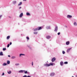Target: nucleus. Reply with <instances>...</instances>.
I'll return each mask as SVG.
<instances>
[{"label": "nucleus", "mask_w": 77, "mask_h": 77, "mask_svg": "<svg viewBox=\"0 0 77 77\" xmlns=\"http://www.w3.org/2000/svg\"><path fill=\"white\" fill-rule=\"evenodd\" d=\"M55 63H51L49 64H44V65L45 66H46L47 67V66H53V65H55Z\"/></svg>", "instance_id": "f257e3e1"}, {"label": "nucleus", "mask_w": 77, "mask_h": 77, "mask_svg": "<svg viewBox=\"0 0 77 77\" xmlns=\"http://www.w3.org/2000/svg\"><path fill=\"white\" fill-rule=\"evenodd\" d=\"M41 29H42V28H41V27H40L38 28L35 29H34V31H36V30H41Z\"/></svg>", "instance_id": "f03ea898"}, {"label": "nucleus", "mask_w": 77, "mask_h": 77, "mask_svg": "<svg viewBox=\"0 0 77 77\" xmlns=\"http://www.w3.org/2000/svg\"><path fill=\"white\" fill-rule=\"evenodd\" d=\"M58 29V27H57V26H56L54 31L55 32H57V31Z\"/></svg>", "instance_id": "7ed1b4c3"}, {"label": "nucleus", "mask_w": 77, "mask_h": 77, "mask_svg": "<svg viewBox=\"0 0 77 77\" xmlns=\"http://www.w3.org/2000/svg\"><path fill=\"white\" fill-rule=\"evenodd\" d=\"M72 17V16L71 15H68L67 16V18H69V19L71 18Z\"/></svg>", "instance_id": "20e7f679"}, {"label": "nucleus", "mask_w": 77, "mask_h": 77, "mask_svg": "<svg viewBox=\"0 0 77 77\" xmlns=\"http://www.w3.org/2000/svg\"><path fill=\"white\" fill-rule=\"evenodd\" d=\"M51 60H52V62H54V61H55V60H56V58L54 57V58H52Z\"/></svg>", "instance_id": "39448f33"}, {"label": "nucleus", "mask_w": 77, "mask_h": 77, "mask_svg": "<svg viewBox=\"0 0 77 77\" xmlns=\"http://www.w3.org/2000/svg\"><path fill=\"white\" fill-rule=\"evenodd\" d=\"M24 70H20L19 71V73H24Z\"/></svg>", "instance_id": "423d86ee"}, {"label": "nucleus", "mask_w": 77, "mask_h": 77, "mask_svg": "<svg viewBox=\"0 0 77 77\" xmlns=\"http://www.w3.org/2000/svg\"><path fill=\"white\" fill-rule=\"evenodd\" d=\"M54 74H55V73L54 72H53L51 73L50 75L51 76H54Z\"/></svg>", "instance_id": "0eeeda50"}, {"label": "nucleus", "mask_w": 77, "mask_h": 77, "mask_svg": "<svg viewBox=\"0 0 77 77\" xmlns=\"http://www.w3.org/2000/svg\"><path fill=\"white\" fill-rule=\"evenodd\" d=\"M13 3L14 5H15V4H17V1H14L13 2Z\"/></svg>", "instance_id": "6e6552de"}, {"label": "nucleus", "mask_w": 77, "mask_h": 77, "mask_svg": "<svg viewBox=\"0 0 77 77\" xmlns=\"http://www.w3.org/2000/svg\"><path fill=\"white\" fill-rule=\"evenodd\" d=\"M23 13H22L20 14L19 17H23Z\"/></svg>", "instance_id": "1a4fd4ad"}, {"label": "nucleus", "mask_w": 77, "mask_h": 77, "mask_svg": "<svg viewBox=\"0 0 77 77\" xmlns=\"http://www.w3.org/2000/svg\"><path fill=\"white\" fill-rule=\"evenodd\" d=\"M46 29H50V26H47L46 27Z\"/></svg>", "instance_id": "9d476101"}, {"label": "nucleus", "mask_w": 77, "mask_h": 77, "mask_svg": "<svg viewBox=\"0 0 77 77\" xmlns=\"http://www.w3.org/2000/svg\"><path fill=\"white\" fill-rule=\"evenodd\" d=\"M71 48H69L67 50V53H69V51H70V50H71Z\"/></svg>", "instance_id": "9b49d317"}, {"label": "nucleus", "mask_w": 77, "mask_h": 77, "mask_svg": "<svg viewBox=\"0 0 77 77\" xmlns=\"http://www.w3.org/2000/svg\"><path fill=\"white\" fill-rule=\"evenodd\" d=\"M21 56H25V54H20V57H21Z\"/></svg>", "instance_id": "f8f14e48"}, {"label": "nucleus", "mask_w": 77, "mask_h": 77, "mask_svg": "<svg viewBox=\"0 0 77 77\" xmlns=\"http://www.w3.org/2000/svg\"><path fill=\"white\" fill-rule=\"evenodd\" d=\"M60 65H61V66H63V62L62 61H61V62H60Z\"/></svg>", "instance_id": "ddd939ff"}, {"label": "nucleus", "mask_w": 77, "mask_h": 77, "mask_svg": "<svg viewBox=\"0 0 77 77\" xmlns=\"http://www.w3.org/2000/svg\"><path fill=\"white\" fill-rule=\"evenodd\" d=\"M73 24L74 26H77V23L75 22H74Z\"/></svg>", "instance_id": "4468645a"}, {"label": "nucleus", "mask_w": 77, "mask_h": 77, "mask_svg": "<svg viewBox=\"0 0 77 77\" xmlns=\"http://www.w3.org/2000/svg\"><path fill=\"white\" fill-rule=\"evenodd\" d=\"M50 38H51V37H50V36L48 35L46 36V38L47 39H50Z\"/></svg>", "instance_id": "2eb2a0df"}, {"label": "nucleus", "mask_w": 77, "mask_h": 77, "mask_svg": "<svg viewBox=\"0 0 77 77\" xmlns=\"http://www.w3.org/2000/svg\"><path fill=\"white\" fill-rule=\"evenodd\" d=\"M66 45H69V42H66Z\"/></svg>", "instance_id": "dca6fc26"}, {"label": "nucleus", "mask_w": 77, "mask_h": 77, "mask_svg": "<svg viewBox=\"0 0 77 77\" xmlns=\"http://www.w3.org/2000/svg\"><path fill=\"white\" fill-rule=\"evenodd\" d=\"M3 52H1L0 53V56H3Z\"/></svg>", "instance_id": "f3484780"}, {"label": "nucleus", "mask_w": 77, "mask_h": 77, "mask_svg": "<svg viewBox=\"0 0 77 77\" xmlns=\"http://www.w3.org/2000/svg\"><path fill=\"white\" fill-rule=\"evenodd\" d=\"M7 72L9 74H11V71H8Z\"/></svg>", "instance_id": "a211bd4d"}, {"label": "nucleus", "mask_w": 77, "mask_h": 77, "mask_svg": "<svg viewBox=\"0 0 77 77\" xmlns=\"http://www.w3.org/2000/svg\"><path fill=\"white\" fill-rule=\"evenodd\" d=\"M3 66H6V65H7V64L6 63H4L2 64Z\"/></svg>", "instance_id": "6ab92c4d"}, {"label": "nucleus", "mask_w": 77, "mask_h": 77, "mask_svg": "<svg viewBox=\"0 0 77 77\" xmlns=\"http://www.w3.org/2000/svg\"><path fill=\"white\" fill-rule=\"evenodd\" d=\"M22 5V2H20L18 5V6H20V5Z\"/></svg>", "instance_id": "aec40b11"}, {"label": "nucleus", "mask_w": 77, "mask_h": 77, "mask_svg": "<svg viewBox=\"0 0 77 77\" xmlns=\"http://www.w3.org/2000/svg\"><path fill=\"white\" fill-rule=\"evenodd\" d=\"M26 14V15H27V16L30 15V13L29 12H27Z\"/></svg>", "instance_id": "412c9836"}, {"label": "nucleus", "mask_w": 77, "mask_h": 77, "mask_svg": "<svg viewBox=\"0 0 77 77\" xmlns=\"http://www.w3.org/2000/svg\"><path fill=\"white\" fill-rule=\"evenodd\" d=\"M27 71H26V70H24V72L25 74H27Z\"/></svg>", "instance_id": "4be33fe9"}, {"label": "nucleus", "mask_w": 77, "mask_h": 77, "mask_svg": "<svg viewBox=\"0 0 77 77\" xmlns=\"http://www.w3.org/2000/svg\"><path fill=\"white\" fill-rule=\"evenodd\" d=\"M7 64H8V65H9V64L10 63V61H9V60H8L7 61Z\"/></svg>", "instance_id": "5701e85b"}, {"label": "nucleus", "mask_w": 77, "mask_h": 77, "mask_svg": "<svg viewBox=\"0 0 77 77\" xmlns=\"http://www.w3.org/2000/svg\"><path fill=\"white\" fill-rule=\"evenodd\" d=\"M9 38H10V36H8L7 37V39H9Z\"/></svg>", "instance_id": "b1692460"}, {"label": "nucleus", "mask_w": 77, "mask_h": 77, "mask_svg": "<svg viewBox=\"0 0 77 77\" xmlns=\"http://www.w3.org/2000/svg\"><path fill=\"white\" fill-rule=\"evenodd\" d=\"M15 65L16 66H18V65H20V64H19V63H16V64H15Z\"/></svg>", "instance_id": "393cba45"}, {"label": "nucleus", "mask_w": 77, "mask_h": 77, "mask_svg": "<svg viewBox=\"0 0 77 77\" xmlns=\"http://www.w3.org/2000/svg\"><path fill=\"white\" fill-rule=\"evenodd\" d=\"M15 57H16L15 56H13V57H12L11 58L14 59H15Z\"/></svg>", "instance_id": "a878e982"}, {"label": "nucleus", "mask_w": 77, "mask_h": 77, "mask_svg": "<svg viewBox=\"0 0 77 77\" xmlns=\"http://www.w3.org/2000/svg\"><path fill=\"white\" fill-rule=\"evenodd\" d=\"M6 50V48H4L3 49V51H5V50Z\"/></svg>", "instance_id": "bb28decb"}, {"label": "nucleus", "mask_w": 77, "mask_h": 77, "mask_svg": "<svg viewBox=\"0 0 77 77\" xmlns=\"http://www.w3.org/2000/svg\"><path fill=\"white\" fill-rule=\"evenodd\" d=\"M64 64H68V62H65L64 63Z\"/></svg>", "instance_id": "cd10ccee"}, {"label": "nucleus", "mask_w": 77, "mask_h": 77, "mask_svg": "<svg viewBox=\"0 0 77 77\" xmlns=\"http://www.w3.org/2000/svg\"><path fill=\"white\" fill-rule=\"evenodd\" d=\"M26 39H27V40H29V37L27 36L26 37Z\"/></svg>", "instance_id": "c85d7f7f"}, {"label": "nucleus", "mask_w": 77, "mask_h": 77, "mask_svg": "<svg viewBox=\"0 0 77 77\" xmlns=\"http://www.w3.org/2000/svg\"><path fill=\"white\" fill-rule=\"evenodd\" d=\"M63 54H64L65 53V52L64 51H62Z\"/></svg>", "instance_id": "c756f323"}, {"label": "nucleus", "mask_w": 77, "mask_h": 77, "mask_svg": "<svg viewBox=\"0 0 77 77\" xmlns=\"http://www.w3.org/2000/svg\"><path fill=\"white\" fill-rule=\"evenodd\" d=\"M34 34H37L38 32H34Z\"/></svg>", "instance_id": "7c9ffc66"}, {"label": "nucleus", "mask_w": 77, "mask_h": 77, "mask_svg": "<svg viewBox=\"0 0 77 77\" xmlns=\"http://www.w3.org/2000/svg\"><path fill=\"white\" fill-rule=\"evenodd\" d=\"M10 45H9V44H8V45H7L8 48V47H9Z\"/></svg>", "instance_id": "2f4dec72"}, {"label": "nucleus", "mask_w": 77, "mask_h": 77, "mask_svg": "<svg viewBox=\"0 0 77 77\" xmlns=\"http://www.w3.org/2000/svg\"><path fill=\"white\" fill-rule=\"evenodd\" d=\"M60 32H58L57 33L58 35H60Z\"/></svg>", "instance_id": "473e14b6"}, {"label": "nucleus", "mask_w": 77, "mask_h": 77, "mask_svg": "<svg viewBox=\"0 0 77 77\" xmlns=\"http://www.w3.org/2000/svg\"><path fill=\"white\" fill-rule=\"evenodd\" d=\"M32 66H33V62H32Z\"/></svg>", "instance_id": "72a5a7b5"}, {"label": "nucleus", "mask_w": 77, "mask_h": 77, "mask_svg": "<svg viewBox=\"0 0 77 77\" xmlns=\"http://www.w3.org/2000/svg\"><path fill=\"white\" fill-rule=\"evenodd\" d=\"M23 77H27L26 75H25L23 76Z\"/></svg>", "instance_id": "f704fd0d"}, {"label": "nucleus", "mask_w": 77, "mask_h": 77, "mask_svg": "<svg viewBox=\"0 0 77 77\" xmlns=\"http://www.w3.org/2000/svg\"><path fill=\"white\" fill-rule=\"evenodd\" d=\"M2 15H1L0 16V19L2 18Z\"/></svg>", "instance_id": "c9c22d12"}, {"label": "nucleus", "mask_w": 77, "mask_h": 77, "mask_svg": "<svg viewBox=\"0 0 77 77\" xmlns=\"http://www.w3.org/2000/svg\"><path fill=\"white\" fill-rule=\"evenodd\" d=\"M27 74H30V72H27Z\"/></svg>", "instance_id": "e433bc0d"}, {"label": "nucleus", "mask_w": 77, "mask_h": 77, "mask_svg": "<svg viewBox=\"0 0 77 77\" xmlns=\"http://www.w3.org/2000/svg\"><path fill=\"white\" fill-rule=\"evenodd\" d=\"M5 75V73H3L2 74V75Z\"/></svg>", "instance_id": "4c0bfd02"}, {"label": "nucleus", "mask_w": 77, "mask_h": 77, "mask_svg": "<svg viewBox=\"0 0 77 77\" xmlns=\"http://www.w3.org/2000/svg\"><path fill=\"white\" fill-rule=\"evenodd\" d=\"M10 45H12V42H11L10 43Z\"/></svg>", "instance_id": "58836bf2"}, {"label": "nucleus", "mask_w": 77, "mask_h": 77, "mask_svg": "<svg viewBox=\"0 0 77 77\" xmlns=\"http://www.w3.org/2000/svg\"><path fill=\"white\" fill-rule=\"evenodd\" d=\"M21 9V7H20L19 8V9Z\"/></svg>", "instance_id": "ea45409f"}, {"label": "nucleus", "mask_w": 77, "mask_h": 77, "mask_svg": "<svg viewBox=\"0 0 77 77\" xmlns=\"http://www.w3.org/2000/svg\"><path fill=\"white\" fill-rule=\"evenodd\" d=\"M8 57H11V56H10V55H8Z\"/></svg>", "instance_id": "a19ab883"}, {"label": "nucleus", "mask_w": 77, "mask_h": 77, "mask_svg": "<svg viewBox=\"0 0 77 77\" xmlns=\"http://www.w3.org/2000/svg\"><path fill=\"white\" fill-rule=\"evenodd\" d=\"M27 77H30V76L28 75Z\"/></svg>", "instance_id": "79ce46f5"}, {"label": "nucleus", "mask_w": 77, "mask_h": 77, "mask_svg": "<svg viewBox=\"0 0 77 77\" xmlns=\"http://www.w3.org/2000/svg\"><path fill=\"white\" fill-rule=\"evenodd\" d=\"M27 0H23V1H26Z\"/></svg>", "instance_id": "37998d69"}, {"label": "nucleus", "mask_w": 77, "mask_h": 77, "mask_svg": "<svg viewBox=\"0 0 77 77\" xmlns=\"http://www.w3.org/2000/svg\"><path fill=\"white\" fill-rule=\"evenodd\" d=\"M75 77H77V75H76Z\"/></svg>", "instance_id": "c03bdc74"}, {"label": "nucleus", "mask_w": 77, "mask_h": 77, "mask_svg": "<svg viewBox=\"0 0 77 77\" xmlns=\"http://www.w3.org/2000/svg\"><path fill=\"white\" fill-rule=\"evenodd\" d=\"M72 77H74V76H72Z\"/></svg>", "instance_id": "a18cd8bd"}]
</instances>
